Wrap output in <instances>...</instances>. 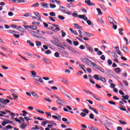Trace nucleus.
Masks as SVG:
<instances>
[{"mask_svg":"<svg viewBox=\"0 0 130 130\" xmlns=\"http://www.w3.org/2000/svg\"><path fill=\"white\" fill-rule=\"evenodd\" d=\"M30 74H31L32 78H35V83L36 84L37 86H40V87H42V85H41V84H43L44 82L43 81V79H42V78H41L40 76H37V73H36L35 71H31ZM39 82H40V83H41V84L39 83Z\"/></svg>","mask_w":130,"mask_h":130,"instance_id":"1","label":"nucleus"},{"mask_svg":"<svg viewBox=\"0 0 130 130\" xmlns=\"http://www.w3.org/2000/svg\"><path fill=\"white\" fill-rule=\"evenodd\" d=\"M80 59L81 61H83V62H84V63L87 64L88 66H90V64H91V66H93V63H95L93 62V61H91L90 59H92L90 57H88V56L85 57L83 58H81Z\"/></svg>","mask_w":130,"mask_h":130,"instance_id":"2","label":"nucleus"},{"mask_svg":"<svg viewBox=\"0 0 130 130\" xmlns=\"http://www.w3.org/2000/svg\"><path fill=\"white\" fill-rule=\"evenodd\" d=\"M108 20L111 25H117V22L114 21V19H113V18L108 16Z\"/></svg>","mask_w":130,"mask_h":130,"instance_id":"3","label":"nucleus"},{"mask_svg":"<svg viewBox=\"0 0 130 130\" xmlns=\"http://www.w3.org/2000/svg\"><path fill=\"white\" fill-rule=\"evenodd\" d=\"M84 91L86 93V94H90V95H92V97L94 98L96 100H98V101H100V100L97 97L95 94H92V92L89 91V90H87L86 89H84Z\"/></svg>","mask_w":130,"mask_h":130,"instance_id":"4","label":"nucleus"},{"mask_svg":"<svg viewBox=\"0 0 130 130\" xmlns=\"http://www.w3.org/2000/svg\"><path fill=\"white\" fill-rule=\"evenodd\" d=\"M92 66H93V67H94V68H95L96 69H97V70H99V71H100L102 73H104V69H103L100 66L96 64L95 63H92Z\"/></svg>","mask_w":130,"mask_h":130,"instance_id":"5","label":"nucleus"},{"mask_svg":"<svg viewBox=\"0 0 130 130\" xmlns=\"http://www.w3.org/2000/svg\"><path fill=\"white\" fill-rule=\"evenodd\" d=\"M0 102L2 103V104L7 105V103H10V100L8 99H5L3 98H0Z\"/></svg>","mask_w":130,"mask_h":130,"instance_id":"6","label":"nucleus"},{"mask_svg":"<svg viewBox=\"0 0 130 130\" xmlns=\"http://www.w3.org/2000/svg\"><path fill=\"white\" fill-rule=\"evenodd\" d=\"M29 32L32 36H34L35 37H37V38H39V34L38 32L33 31V30H29Z\"/></svg>","mask_w":130,"mask_h":130,"instance_id":"7","label":"nucleus"},{"mask_svg":"<svg viewBox=\"0 0 130 130\" xmlns=\"http://www.w3.org/2000/svg\"><path fill=\"white\" fill-rule=\"evenodd\" d=\"M41 6L42 8H44V9H49V7H48L49 5L47 3H45L44 2L41 3Z\"/></svg>","mask_w":130,"mask_h":130,"instance_id":"8","label":"nucleus"},{"mask_svg":"<svg viewBox=\"0 0 130 130\" xmlns=\"http://www.w3.org/2000/svg\"><path fill=\"white\" fill-rule=\"evenodd\" d=\"M121 48L124 52H127L129 51V49H128V48L126 46H125L124 45L121 46Z\"/></svg>","mask_w":130,"mask_h":130,"instance_id":"9","label":"nucleus"},{"mask_svg":"<svg viewBox=\"0 0 130 130\" xmlns=\"http://www.w3.org/2000/svg\"><path fill=\"white\" fill-rule=\"evenodd\" d=\"M24 28H29L30 29H31V30H37V27L34 25H31V26H23Z\"/></svg>","mask_w":130,"mask_h":130,"instance_id":"10","label":"nucleus"},{"mask_svg":"<svg viewBox=\"0 0 130 130\" xmlns=\"http://www.w3.org/2000/svg\"><path fill=\"white\" fill-rule=\"evenodd\" d=\"M115 49L116 50V53L121 56H122V53L119 50V47L117 46L115 47Z\"/></svg>","mask_w":130,"mask_h":130,"instance_id":"11","label":"nucleus"},{"mask_svg":"<svg viewBox=\"0 0 130 130\" xmlns=\"http://www.w3.org/2000/svg\"><path fill=\"white\" fill-rule=\"evenodd\" d=\"M52 117H53V118H54V119H57L58 120H61V116H60V115L58 114L57 116H55V115H52Z\"/></svg>","mask_w":130,"mask_h":130,"instance_id":"12","label":"nucleus"},{"mask_svg":"<svg viewBox=\"0 0 130 130\" xmlns=\"http://www.w3.org/2000/svg\"><path fill=\"white\" fill-rule=\"evenodd\" d=\"M51 42L54 45H55L56 46H57L58 47H61L60 46V43H58L57 42L55 41H51Z\"/></svg>","mask_w":130,"mask_h":130,"instance_id":"13","label":"nucleus"},{"mask_svg":"<svg viewBox=\"0 0 130 130\" xmlns=\"http://www.w3.org/2000/svg\"><path fill=\"white\" fill-rule=\"evenodd\" d=\"M85 4H87V6H95V3H91V1L90 0H85Z\"/></svg>","mask_w":130,"mask_h":130,"instance_id":"14","label":"nucleus"},{"mask_svg":"<svg viewBox=\"0 0 130 130\" xmlns=\"http://www.w3.org/2000/svg\"><path fill=\"white\" fill-rule=\"evenodd\" d=\"M78 18H80V19H83V20H84V21L88 20V18L85 15H79L78 16Z\"/></svg>","mask_w":130,"mask_h":130,"instance_id":"15","label":"nucleus"},{"mask_svg":"<svg viewBox=\"0 0 130 130\" xmlns=\"http://www.w3.org/2000/svg\"><path fill=\"white\" fill-rule=\"evenodd\" d=\"M73 25L75 26V28H76V29H79L80 30H83V27H82V26L79 25V24H78L77 23H74V24H73Z\"/></svg>","mask_w":130,"mask_h":130,"instance_id":"16","label":"nucleus"},{"mask_svg":"<svg viewBox=\"0 0 130 130\" xmlns=\"http://www.w3.org/2000/svg\"><path fill=\"white\" fill-rule=\"evenodd\" d=\"M7 32L8 33H9V34H18V32L15 31V30H7Z\"/></svg>","mask_w":130,"mask_h":130,"instance_id":"17","label":"nucleus"},{"mask_svg":"<svg viewBox=\"0 0 130 130\" xmlns=\"http://www.w3.org/2000/svg\"><path fill=\"white\" fill-rule=\"evenodd\" d=\"M99 108H100V109L103 110V111H105V112H107V110H106V108H105L103 105H100L99 106Z\"/></svg>","mask_w":130,"mask_h":130,"instance_id":"18","label":"nucleus"},{"mask_svg":"<svg viewBox=\"0 0 130 130\" xmlns=\"http://www.w3.org/2000/svg\"><path fill=\"white\" fill-rule=\"evenodd\" d=\"M68 49L71 51V52H73V53H77V52L76 51V50L75 49L73 48L71 46H68Z\"/></svg>","mask_w":130,"mask_h":130,"instance_id":"19","label":"nucleus"},{"mask_svg":"<svg viewBox=\"0 0 130 130\" xmlns=\"http://www.w3.org/2000/svg\"><path fill=\"white\" fill-rule=\"evenodd\" d=\"M84 36H87L88 37H93L94 36L90 32H84Z\"/></svg>","mask_w":130,"mask_h":130,"instance_id":"20","label":"nucleus"},{"mask_svg":"<svg viewBox=\"0 0 130 130\" xmlns=\"http://www.w3.org/2000/svg\"><path fill=\"white\" fill-rule=\"evenodd\" d=\"M61 81L62 82V83H64V84H67V85H69L70 84L68 80L66 79V78H61Z\"/></svg>","mask_w":130,"mask_h":130,"instance_id":"21","label":"nucleus"},{"mask_svg":"<svg viewBox=\"0 0 130 130\" xmlns=\"http://www.w3.org/2000/svg\"><path fill=\"white\" fill-rule=\"evenodd\" d=\"M31 95H32L34 96L35 99H36L37 100V99H38L39 98V96H38L37 93H36V92H33L32 93H31Z\"/></svg>","mask_w":130,"mask_h":130,"instance_id":"22","label":"nucleus"},{"mask_svg":"<svg viewBox=\"0 0 130 130\" xmlns=\"http://www.w3.org/2000/svg\"><path fill=\"white\" fill-rule=\"evenodd\" d=\"M86 48H87L88 50L90 52H93V51H94V50H93V48L92 47H90L89 46H88V44H86Z\"/></svg>","mask_w":130,"mask_h":130,"instance_id":"23","label":"nucleus"},{"mask_svg":"<svg viewBox=\"0 0 130 130\" xmlns=\"http://www.w3.org/2000/svg\"><path fill=\"white\" fill-rule=\"evenodd\" d=\"M17 30H18V31H20V32H22L23 33L25 32V29H24V28H23L21 26H18L17 27Z\"/></svg>","mask_w":130,"mask_h":130,"instance_id":"24","label":"nucleus"},{"mask_svg":"<svg viewBox=\"0 0 130 130\" xmlns=\"http://www.w3.org/2000/svg\"><path fill=\"white\" fill-rule=\"evenodd\" d=\"M66 9L67 8L66 7H63V6H60L59 11H61L62 12H63V13H65Z\"/></svg>","mask_w":130,"mask_h":130,"instance_id":"25","label":"nucleus"},{"mask_svg":"<svg viewBox=\"0 0 130 130\" xmlns=\"http://www.w3.org/2000/svg\"><path fill=\"white\" fill-rule=\"evenodd\" d=\"M56 99H57V103H58V104H60V105H61V103L62 102V100H61V99L58 97H56Z\"/></svg>","mask_w":130,"mask_h":130,"instance_id":"26","label":"nucleus"},{"mask_svg":"<svg viewBox=\"0 0 130 130\" xmlns=\"http://www.w3.org/2000/svg\"><path fill=\"white\" fill-rule=\"evenodd\" d=\"M93 78L95 80H97V81L100 80V76H98L97 74L93 75Z\"/></svg>","mask_w":130,"mask_h":130,"instance_id":"27","label":"nucleus"},{"mask_svg":"<svg viewBox=\"0 0 130 130\" xmlns=\"http://www.w3.org/2000/svg\"><path fill=\"white\" fill-rule=\"evenodd\" d=\"M62 121H64V122H67V124H70V123H71V122L68 121V119L66 118H62Z\"/></svg>","mask_w":130,"mask_h":130,"instance_id":"28","label":"nucleus"},{"mask_svg":"<svg viewBox=\"0 0 130 130\" xmlns=\"http://www.w3.org/2000/svg\"><path fill=\"white\" fill-rule=\"evenodd\" d=\"M100 80L101 81V82H103V83H106V79L105 78L102 77V76H100Z\"/></svg>","mask_w":130,"mask_h":130,"instance_id":"29","label":"nucleus"},{"mask_svg":"<svg viewBox=\"0 0 130 130\" xmlns=\"http://www.w3.org/2000/svg\"><path fill=\"white\" fill-rule=\"evenodd\" d=\"M98 123H99V124H101V125H103L104 126H105L106 125V124H105V123H104L100 120L98 121Z\"/></svg>","mask_w":130,"mask_h":130,"instance_id":"30","label":"nucleus"},{"mask_svg":"<svg viewBox=\"0 0 130 130\" xmlns=\"http://www.w3.org/2000/svg\"><path fill=\"white\" fill-rule=\"evenodd\" d=\"M102 120L106 123H108V120H107V117H106V116H104L102 118Z\"/></svg>","mask_w":130,"mask_h":130,"instance_id":"31","label":"nucleus"},{"mask_svg":"<svg viewBox=\"0 0 130 130\" xmlns=\"http://www.w3.org/2000/svg\"><path fill=\"white\" fill-rule=\"evenodd\" d=\"M60 52H61V53H63V54H67V55H69V53L67 51L61 49Z\"/></svg>","mask_w":130,"mask_h":130,"instance_id":"32","label":"nucleus"},{"mask_svg":"<svg viewBox=\"0 0 130 130\" xmlns=\"http://www.w3.org/2000/svg\"><path fill=\"white\" fill-rule=\"evenodd\" d=\"M126 13L128 15V16H130V9L128 7L126 8Z\"/></svg>","mask_w":130,"mask_h":130,"instance_id":"33","label":"nucleus"},{"mask_svg":"<svg viewBox=\"0 0 130 130\" xmlns=\"http://www.w3.org/2000/svg\"><path fill=\"white\" fill-rule=\"evenodd\" d=\"M123 31H124L123 28H121L119 29V33L120 35H121V36L123 35V32H122Z\"/></svg>","mask_w":130,"mask_h":130,"instance_id":"34","label":"nucleus"},{"mask_svg":"<svg viewBox=\"0 0 130 130\" xmlns=\"http://www.w3.org/2000/svg\"><path fill=\"white\" fill-rule=\"evenodd\" d=\"M78 32L79 33V37L82 39L83 38V32H82V30H78Z\"/></svg>","mask_w":130,"mask_h":130,"instance_id":"35","label":"nucleus"},{"mask_svg":"<svg viewBox=\"0 0 130 130\" xmlns=\"http://www.w3.org/2000/svg\"><path fill=\"white\" fill-rule=\"evenodd\" d=\"M114 71L115 72V73H116L117 74H118V73H120V69L119 68H115L114 69Z\"/></svg>","mask_w":130,"mask_h":130,"instance_id":"36","label":"nucleus"},{"mask_svg":"<svg viewBox=\"0 0 130 130\" xmlns=\"http://www.w3.org/2000/svg\"><path fill=\"white\" fill-rule=\"evenodd\" d=\"M122 97L123 99H124L125 100H128V99L129 98V97L127 95H122Z\"/></svg>","mask_w":130,"mask_h":130,"instance_id":"37","label":"nucleus"},{"mask_svg":"<svg viewBox=\"0 0 130 130\" xmlns=\"http://www.w3.org/2000/svg\"><path fill=\"white\" fill-rule=\"evenodd\" d=\"M112 56L114 57V58H117L118 57V55H117V54L116 53H112Z\"/></svg>","mask_w":130,"mask_h":130,"instance_id":"38","label":"nucleus"},{"mask_svg":"<svg viewBox=\"0 0 130 130\" xmlns=\"http://www.w3.org/2000/svg\"><path fill=\"white\" fill-rule=\"evenodd\" d=\"M32 8H37L39 7V4L38 3H37L31 6Z\"/></svg>","mask_w":130,"mask_h":130,"instance_id":"39","label":"nucleus"},{"mask_svg":"<svg viewBox=\"0 0 130 130\" xmlns=\"http://www.w3.org/2000/svg\"><path fill=\"white\" fill-rule=\"evenodd\" d=\"M27 43L29 44V45H30V46H34V43L31 42V41H30V40H27Z\"/></svg>","mask_w":130,"mask_h":130,"instance_id":"40","label":"nucleus"},{"mask_svg":"<svg viewBox=\"0 0 130 130\" xmlns=\"http://www.w3.org/2000/svg\"><path fill=\"white\" fill-rule=\"evenodd\" d=\"M41 33H42V34H52V33H51V32L44 31H41Z\"/></svg>","mask_w":130,"mask_h":130,"instance_id":"41","label":"nucleus"},{"mask_svg":"<svg viewBox=\"0 0 130 130\" xmlns=\"http://www.w3.org/2000/svg\"><path fill=\"white\" fill-rule=\"evenodd\" d=\"M22 116H26L27 114H28V112H27L26 111L23 110L22 111Z\"/></svg>","mask_w":130,"mask_h":130,"instance_id":"42","label":"nucleus"},{"mask_svg":"<svg viewBox=\"0 0 130 130\" xmlns=\"http://www.w3.org/2000/svg\"><path fill=\"white\" fill-rule=\"evenodd\" d=\"M34 15H35V16H36V17H37L38 18H41V16H40V14H39V13H38V12H34Z\"/></svg>","mask_w":130,"mask_h":130,"instance_id":"43","label":"nucleus"},{"mask_svg":"<svg viewBox=\"0 0 130 130\" xmlns=\"http://www.w3.org/2000/svg\"><path fill=\"white\" fill-rule=\"evenodd\" d=\"M96 11L98 13H99V15H102L103 14V13L101 12V10L100 9V8H97Z\"/></svg>","mask_w":130,"mask_h":130,"instance_id":"44","label":"nucleus"},{"mask_svg":"<svg viewBox=\"0 0 130 130\" xmlns=\"http://www.w3.org/2000/svg\"><path fill=\"white\" fill-rule=\"evenodd\" d=\"M98 21L101 24H104V21H103V19H102V18H99Z\"/></svg>","mask_w":130,"mask_h":130,"instance_id":"45","label":"nucleus"},{"mask_svg":"<svg viewBox=\"0 0 130 130\" xmlns=\"http://www.w3.org/2000/svg\"><path fill=\"white\" fill-rule=\"evenodd\" d=\"M91 110L94 112L96 114H98L99 113L98 112V110H97L95 108L91 109Z\"/></svg>","mask_w":130,"mask_h":130,"instance_id":"46","label":"nucleus"},{"mask_svg":"<svg viewBox=\"0 0 130 130\" xmlns=\"http://www.w3.org/2000/svg\"><path fill=\"white\" fill-rule=\"evenodd\" d=\"M36 44L37 46H41V42H40L38 41H36Z\"/></svg>","mask_w":130,"mask_h":130,"instance_id":"47","label":"nucleus"},{"mask_svg":"<svg viewBox=\"0 0 130 130\" xmlns=\"http://www.w3.org/2000/svg\"><path fill=\"white\" fill-rule=\"evenodd\" d=\"M42 60H43V61H44V62H46V63H48V61H49L48 59L46 58H43Z\"/></svg>","mask_w":130,"mask_h":130,"instance_id":"48","label":"nucleus"},{"mask_svg":"<svg viewBox=\"0 0 130 130\" xmlns=\"http://www.w3.org/2000/svg\"><path fill=\"white\" fill-rule=\"evenodd\" d=\"M86 21L89 26L92 25V22H91V20L87 19Z\"/></svg>","mask_w":130,"mask_h":130,"instance_id":"49","label":"nucleus"},{"mask_svg":"<svg viewBox=\"0 0 130 130\" xmlns=\"http://www.w3.org/2000/svg\"><path fill=\"white\" fill-rule=\"evenodd\" d=\"M119 122L121 124H124V125L126 124V122H125V121H122L121 120H119Z\"/></svg>","mask_w":130,"mask_h":130,"instance_id":"50","label":"nucleus"},{"mask_svg":"<svg viewBox=\"0 0 130 130\" xmlns=\"http://www.w3.org/2000/svg\"><path fill=\"white\" fill-rule=\"evenodd\" d=\"M66 41L67 42H68L69 44L72 45L73 44V42H72V41L71 40H70L69 39H66Z\"/></svg>","mask_w":130,"mask_h":130,"instance_id":"51","label":"nucleus"},{"mask_svg":"<svg viewBox=\"0 0 130 130\" xmlns=\"http://www.w3.org/2000/svg\"><path fill=\"white\" fill-rule=\"evenodd\" d=\"M50 16H51L52 17H55V13H54V12H50Z\"/></svg>","mask_w":130,"mask_h":130,"instance_id":"52","label":"nucleus"},{"mask_svg":"<svg viewBox=\"0 0 130 130\" xmlns=\"http://www.w3.org/2000/svg\"><path fill=\"white\" fill-rule=\"evenodd\" d=\"M58 19H59V20H64V17H63L62 15H59L58 16Z\"/></svg>","mask_w":130,"mask_h":130,"instance_id":"53","label":"nucleus"},{"mask_svg":"<svg viewBox=\"0 0 130 130\" xmlns=\"http://www.w3.org/2000/svg\"><path fill=\"white\" fill-rule=\"evenodd\" d=\"M32 25H38V26H39L40 24L38 22H36L35 21H34L31 23Z\"/></svg>","mask_w":130,"mask_h":130,"instance_id":"54","label":"nucleus"},{"mask_svg":"<svg viewBox=\"0 0 130 130\" xmlns=\"http://www.w3.org/2000/svg\"><path fill=\"white\" fill-rule=\"evenodd\" d=\"M50 8H51V9H54V8H56V6H55V5L54 4H50Z\"/></svg>","mask_w":130,"mask_h":130,"instance_id":"55","label":"nucleus"},{"mask_svg":"<svg viewBox=\"0 0 130 130\" xmlns=\"http://www.w3.org/2000/svg\"><path fill=\"white\" fill-rule=\"evenodd\" d=\"M44 100L47 101L48 102H49L50 103H51V102H52V101L50 99L45 98Z\"/></svg>","mask_w":130,"mask_h":130,"instance_id":"56","label":"nucleus"},{"mask_svg":"<svg viewBox=\"0 0 130 130\" xmlns=\"http://www.w3.org/2000/svg\"><path fill=\"white\" fill-rule=\"evenodd\" d=\"M88 128H89V129H91V130H95L96 129V127H93L92 126H89Z\"/></svg>","mask_w":130,"mask_h":130,"instance_id":"57","label":"nucleus"},{"mask_svg":"<svg viewBox=\"0 0 130 130\" xmlns=\"http://www.w3.org/2000/svg\"><path fill=\"white\" fill-rule=\"evenodd\" d=\"M107 62L109 66H111V64H112V61L110 59H108Z\"/></svg>","mask_w":130,"mask_h":130,"instance_id":"58","label":"nucleus"},{"mask_svg":"<svg viewBox=\"0 0 130 130\" xmlns=\"http://www.w3.org/2000/svg\"><path fill=\"white\" fill-rule=\"evenodd\" d=\"M41 124L43 126H45V125L47 124L46 121H43V122L41 123Z\"/></svg>","mask_w":130,"mask_h":130,"instance_id":"59","label":"nucleus"},{"mask_svg":"<svg viewBox=\"0 0 130 130\" xmlns=\"http://www.w3.org/2000/svg\"><path fill=\"white\" fill-rule=\"evenodd\" d=\"M45 53H46V54H50L51 53V51L49 50L45 51Z\"/></svg>","mask_w":130,"mask_h":130,"instance_id":"60","label":"nucleus"},{"mask_svg":"<svg viewBox=\"0 0 130 130\" xmlns=\"http://www.w3.org/2000/svg\"><path fill=\"white\" fill-rule=\"evenodd\" d=\"M54 56H55V57H59V52H55L54 53Z\"/></svg>","mask_w":130,"mask_h":130,"instance_id":"61","label":"nucleus"},{"mask_svg":"<svg viewBox=\"0 0 130 130\" xmlns=\"http://www.w3.org/2000/svg\"><path fill=\"white\" fill-rule=\"evenodd\" d=\"M61 36H62V37H66V32H64L63 30H62L61 31Z\"/></svg>","mask_w":130,"mask_h":130,"instance_id":"62","label":"nucleus"},{"mask_svg":"<svg viewBox=\"0 0 130 130\" xmlns=\"http://www.w3.org/2000/svg\"><path fill=\"white\" fill-rule=\"evenodd\" d=\"M106 72H107L108 74H112V71L109 69H106Z\"/></svg>","mask_w":130,"mask_h":130,"instance_id":"63","label":"nucleus"},{"mask_svg":"<svg viewBox=\"0 0 130 130\" xmlns=\"http://www.w3.org/2000/svg\"><path fill=\"white\" fill-rule=\"evenodd\" d=\"M89 118H90V119H94V115L93 114H90Z\"/></svg>","mask_w":130,"mask_h":130,"instance_id":"64","label":"nucleus"}]
</instances>
